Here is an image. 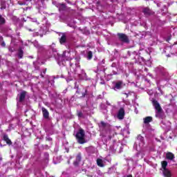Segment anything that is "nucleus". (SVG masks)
Returning <instances> with one entry per match:
<instances>
[{
	"mask_svg": "<svg viewBox=\"0 0 177 177\" xmlns=\"http://www.w3.org/2000/svg\"><path fill=\"white\" fill-rule=\"evenodd\" d=\"M75 138L79 145H84V143H86V140H85V131L82 129H80L75 135Z\"/></svg>",
	"mask_w": 177,
	"mask_h": 177,
	"instance_id": "nucleus-1",
	"label": "nucleus"
},
{
	"mask_svg": "<svg viewBox=\"0 0 177 177\" xmlns=\"http://www.w3.org/2000/svg\"><path fill=\"white\" fill-rule=\"evenodd\" d=\"M119 41L121 42H124V44H129V37L124 33H118Z\"/></svg>",
	"mask_w": 177,
	"mask_h": 177,
	"instance_id": "nucleus-2",
	"label": "nucleus"
},
{
	"mask_svg": "<svg viewBox=\"0 0 177 177\" xmlns=\"http://www.w3.org/2000/svg\"><path fill=\"white\" fill-rule=\"evenodd\" d=\"M151 102L156 111H162V108H161V105H160V103L157 100L152 98Z\"/></svg>",
	"mask_w": 177,
	"mask_h": 177,
	"instance_id": "nucleus-3",
	"label": "nucleus"
},
{
	"mask_svg": "<svg viewBox=\"0 0 177 177\" xmlns=\"http://www.w3.org/2000/svg\"><path fill=\"white\" fill-rule=\"evenodd\" d=\"M125 86V84L122 81H118L115 83V86L113 87L114 91H118L120 89H122Z\"/></svg>",
	"mask_w": 177,
	"mask_h": 177,
	"instance_id": "nucleus-4",
	"label": "nucleus"
},
{
	"mask_svg": "<svg viewBox=\"0 0 177 177\" xmlns=\"http://www.w3.org/2000/svg\"><path fill=\"white\" fill-rule=\"evenodd\" d=\"M18 96L19 97V103H23V102H24V100L26 99V96H27V91H23L22 92L20 93L19 95H18Z\"/></svg>",
	"mask_w": 177,
	"mask_h": 177,
	"instance_id": "nucleus-5",
	"label": "nucleus"
},
{
	"mask_svg": "<svg viewBox=\"0 0 177 177\" xmlns=\"http://www.w3.org/2000/svg\"><path fill=\"white\" fill-rule=\"evenodd\" d=\"M81 160H82V158L81 156V153H80L77 155L76 159L73 162V165H75V167H78V165H80V162H81Z\"/></svg>",
	"mask_w": 177,
	"mask_h": 177,
	"instance_id": "nucleus-6",
	"label": "nucleus"
},
{
	"mask_svg": "<svg viewBox=\"0 0 177 177\" xmlns=\"http://www.w3.org/2000/svg\"><path fill=\"white\" fill-rule=\"evenodd\" d=\"M144 15H145V16H151L153 15H154V12L151 10H150V8H145L143 9L142 10Z\"/></svg>",
	"mask_w": 177,
	"mask_h": 177,
	"instance_id": "nucleus-7",
	"label": "nucleus"
},
{
	"mask_svg": "<svg viewBox=\"0 0 177 177\" xmlns=\"http://www.w3.org/2000/svg\"><path fill=\"white\" fill-rule=\"evenodd\" d=\"M3 140H4V142H6L9 146L12 145V140L9 139V136H8L7 134L3 136Z\"/></svg>",
	"mask_w": 177,
	"mask_h": 177,
	"instance_id": "nucleus-8",
	"label": "nucleus"
},
{
	"mask_svg": "<svg viewBox=\"0 0 177 177\" xmlns=\"http://www.w3.org/2000/svg\"><path fill=\"white\" fill-rule=\"evenodd\" d=\"M162 174L165 177H171L172 176V175L171 174V171H169L168 169H163Z\"/></svg>",
	"mask_w": 177,
	"mask_h": 177,
	"instance_id": "nucleus-9",
	"label": "nucleus"
},
{
	"mask_svg": "<svg viewBox=\"0 0 177 177\" xmlns=\"http://www.w3.org/2000/svg\"><path fill=\"white\" fill-rule=\"evenodd\" d=\"M118 120H124L125 117V111H119L117 115Z\"/></svg>",
	"mask_w": 177,
	"mask_h": 177,
	"instance_id": "nucleus-10",
	"label": "nucleus"
},
{
	"mask_svg": "<svg viewBox=\"0 0 177 177\" xmlns=\"http://www.w3.org/2000/svg\"><path fill=\"white\" fill-rule=\"evenodd\" d=\"M166 158L167 160H174V158H175V155H174L172 152H168L166 153Z\"/></svg>",
	"mask_w": 177,
	"mask_h": 177,
	"instance_id": "nucleus-11",
	"label": "nucleus"
},
{
	"mask_svg": "<svg viewBox=\"0 0 177 177\" xmlns=\"http://www.w3.org/2000/svg\"><path fill=\"white\" fill-rule=\"evenodd\" d=\"M153 121V117L147 116L144 118V124H149Z\"/></svg>",
	"mask_w": 177,
	"mask_h": 177,
	"instance_id": "nucleus-12",
	"label": "nucleus"
},
{
	"mask_svg": "<svg viewBox=\"0 0 177 177\" xmlns=\"http://www.w3.org/2000/svg\"><path fill=\"white\" fill-rule=\"evenodd\" d=\"M97 165H98V167H101V168H103V167H104V164H103V160L100 158L97 159Z\"/></svg>",
	"mask_w": 177,
	"mask_h": 177,
	"instance_id": "nucleus-13",
	"label": "nucleus"
},
{
	"mask_svg": "<svg viewBox=\"0 0 177 177\" xmlns=\"http://www.w3.org/2000/svg\"><path fill=\"white\" fill-rule=\"evenodd\" d=\"M66 41H67V37L65 35H63L59 39V42L60 44H66Z\"/></svg>",
	"mask_w": 177,
	"mask_h": 177,
	"instance_id": "nucleus-14",
	"label": "nucleus"
},
{
	"mask_svg": "<svg viewBox=\"0 0 177 177\" xmlns=\"http://www.w3.org/2000/svg\"><path fill=\"white\" fill-rule=\"evenodd\" d=\"M162 169H167V167L168 166V162L167 160L162 161Z\"/></svg>",
	"mask_w": 177,
	"mask_h": 177,
	"instance_id": "nucleus-15",
	"label": "nucleus"
},
{
	"mask_svg": "<svg viewBox=\"0 0 177 177\" xmlns=\"http://www.w3.org/2000/svg\"><path fill=\"white\" fill-rule=\"evenodd\" d=\"M6 23V20H5V18H3V17H2V15H0V25L3 26Z\"/></svg>",
	"mask_w": 177,
	"mask_h": 177,
	"instance_id": "nucleus-16",
	"label": "nucleus"
},
{
	"mask_svg": "<svg viewBox=\"0 0 177 177\" xmlns=\"http://www.w3.org/2000/svg\"><path fill=\"white\" fill-rule=\"evenodd\" d=\"M43 116L46 120H48L49 118V112L48 111H43Z\"/></svg>",
	"mask_w": 177,
	"mask_h": 177,
	"instance_id": "nucleus-17",
	"label": "nucleus"
},
{
	"mask_svg": "<svg viewBox=\"0 0 177 177\" xmlns=\"http://www.w3.org/2000/svg\"><path fill=\"white\" fill-rule=\"evenodd\" d=\"M100 124L101 126L103 127V128H106V127H108V128H110V124L103 122V121H101L100 122Z\"/></svg>",
	"mask_w": 177,
	"mask_h": 177,
	"instance_id": "nucleus-18",
	"label": "nucleus"
},
{
	"mask_svg": "<svg viewBox=\"0 0 177 177\" xmlns=\"http://www.w3.org/2000/svg\"><path fill=\"white\" fill-rule=\"evenodd\" d=\"M24 53V52L23 51V50H21V49L19 50L18 57H19V59H22L23 58Z\"/></svg>",
	"mask_w": 177,
	"mask_h": 177,
	"instance_id": "nucleus-19",
	"label": "nucleus"
},
{
	"mask_svg": "<svg viewBox=\"0 0 177 177\" xmlns=\"http://www.w3.org/2000/svg\"><path fill=\"white\" fill-rule=\"evenodd\" d=\"M93 56V54L92 53V51H88L87 53V58L88 59V60H91V59H92Z\"/></svg>",
	"mask_w": 177,
	"mask_h": 177,
	"instance_id": "nucleus-20",
	"label": "nucleus"
},
{
	"mask_svg": "<svg viewBox=\"0 0 177 177\" xmlns=\"http://www.w3.org/2000/svg\"><path fill=\"white\" fill-rule=\"evenodd\" d=\"M64 9H66V4H64V3L59 4V10H64Z\"/></svg>",
	"mask_w": 177,
	"mask_h": 177,
	"instance_id": "nucleus-21",
	"label": "nucleus"
},
{
	"mask_svg": "<svg viewBox=\"0 0 177 177\" xmlns=\"http://www.w3.org/2000/svg\"><path fill=\"white\" fill-rule=\"evenodd\" d=\"M77 116L79 118H84V115H82V112H78Z\"/></svg>",
	"mask_w": 177,
	"mask_h": 177,
	"instance_id": "nucleus-22",
	"label": "nucleus"
},
{
	"mask_svg": "<svg viewBox=\"0 0 177 177\" xmlns=\"http://www.w3.org/2000/svg\"><path fill=\"white\" fill-rule=\"evenodd\" d=\"M46 74V68L43 69V73H41V76L44 78V75Z\"/></svg>",
	"mask_w": 177,
	"mask_h": 177,
	"instance_id": "nucleus-23",
	"label": "nucleus"
},
{
	"mask_svg": "<svg viewBox=\"0 0 177 177\" xmlns=\"http://www.w3.org/2000/svg\"><path fill=\"white\" fill-rule=\"evenodd\" d=\"M86 93H88V90H85V93H82V97H85V96H86Z\"/></svg>",
	"mask_w": 177,
	"mask_h": 177,
	"instance_id": "nucleus-24",
	"label": "nucleus"
},
{
	"mask_svg": "<svg viewBox=\"0 0 177 177\" xmlns=\"http://www.w3.org/2000/svg\"><path fill=\"white\" fill-rule=\"evenodd\" d=\"M1 46H3V48H5V46H6V44H5V41L3 40L1 41Z\"/></svg>",
	"mask_w": 177,
	"mask_h": 177,
	"instance_id": "nucleus-25",
	"label": "nucleus"
},
{
	"mask_svg": "<svg viewBox=\"0 0 177 177\" xmlns=\"http://www.w3.org/2000/svg\"><path fill=\"white\" fill-rule=\"evenodd\" d=\"M156 114L157 115H160V114H162V111H157Z\"/></svg>",
	"mask_w": 177,
	"mask_h": 177,
	"instance_id": "nucleus-26",
	"label": "nucleus"
},
{
	"mask_svg": "<svg viewBox=\"0 0 177 177\" xmlns=\"http://www.w3.org/2000/svg\"><path fill=\"white\" fill-rule=\"evenodd\" d=\"M2 41H3V37H2V36H0V42H2Z\"/></svg>",
	"mask_w": 177,
	"mask_h": 177,
	"instance_id": "nucleus-27",
	"label": "nucleus"
},
{
	"mask_svg": "<svg viewBox=\"0 0 177 177\" xmlns=\"http://www.w3.org/2000/svg\"><path fill=\"white\" fill-rule=\"evenodd\" d=\"M119 111H124L123 108H121V109L119 110Z\"/></svg>",
	"mask_w": 177,
	"mask_h": 177,
	"instance_id": "nucleus-28",
	"label": "nucleus"
},
{
	"mask_svg": "<svg viewBox=\"0 0 177 177\" xmlns=\"http://www.w3.org/2000/svg\"><path fill=\"white\" fill-rule=\"evenodd\" d=\"M106 104H107L108 106H110V104L109 103L108 101H106Z\"/></svg>",
	"mask_w": 177,
	"mask_h": 177,
	"instance_id": "nucleus-29",
	"label": "nucleus"
},
{
	"mask_svg": "<svg viewBox=\"0 0 177 177\" xmlns=\"http://www.w3.org/2000/svg\"><path fill=\"white\" fill-rule=\"evenodd\" d=\"M127 177H132V175L129 174V175L127 176Z\"/></svg>",
	"mask_w": 177,
	"mask_h": 177,
	"instance_id": "nucleus-30",
	"label": "nucleus"
},
{
	"mask_svg": "<svg viewBox=\"0 0 177 177\" xmlns=\"http://www.w3.org/2000/svg\"><path fill=\"white\" fill-rule=\"evenodd\" d=\"M43 111H46V109H42Z\"/></svg>",
	"mask_w": 177,
	"mask_h": 177,
	"instance_id": "nucleus-31",
	"label": "nucleus"
},
{
	"mask_svg": "<svg viewBox=\"0 0 177 177\" xmlns=\"http://www.w3.org/2000/svg\"><path fill=\"white\" fill-rule=\"evenodd\" d=\"M26 1H29L30 2H31V1H32V0H26Z\"/></svg>",
	"mask_w": 177,
	"mask_h": 177,
	"instance_id": "nucleus-32",
	"label": "nucleus"
},
{
	"mask_svg": "<svg viewBox=\"0 0 177 177\" xmlns=\"http://www.w3.org/2000/svg\"><path fill=\"white\" fill-rule=\"evenodd\" d=\"M76 93H80V92H79L78 91H76Z\"/></svg>",
	"mask_w": 177,
	"mask_h": 177,
	"instance_id": "nucleus-33",
	"label": "nucleus"
},
{
	"mask_svg": "<svg viewBox=\"0 0 177 177\" xmlns=\"http://www.w3.org/2000/svg\"><path fill=\"white\" fill-rule=\"evenodd\" d=\"M101 84H104V82H101Z\"/></svg>",
	"mask_w": 177,
	"mask_h": 177,
	"instance_id": "nucleus-34",
	"label": "nucleus"
},
{
	"mask_svg": "<svg viewBox=\"0 0 177 177\" xmlns=\"http://www.w3.org/2000/svg\"><path fill=\"white\" fill-rule=\"evenodd\" d=\"M0 160H2V158H0Z\"/></svg>",
	"mask_w": 177,
	"mask_h": 177,
	"instance_id": "nucleus-35",
	"label": "nucleus"
},
{
	"mask_svg": "<svg viewBox=\"0 0 177 177\" xmlns=\"http://www.w3.org/2000/svg\"><path fill=\"white\" fill-rule=\"evenodd\" d=\"M57 97H59V95H57Z\"/></svg>",
	"mask_w": 177,
	"mask_h": 177,
	"instance_id": "nucleus-36",
	"label": "nucleus"
}]
</instances>
